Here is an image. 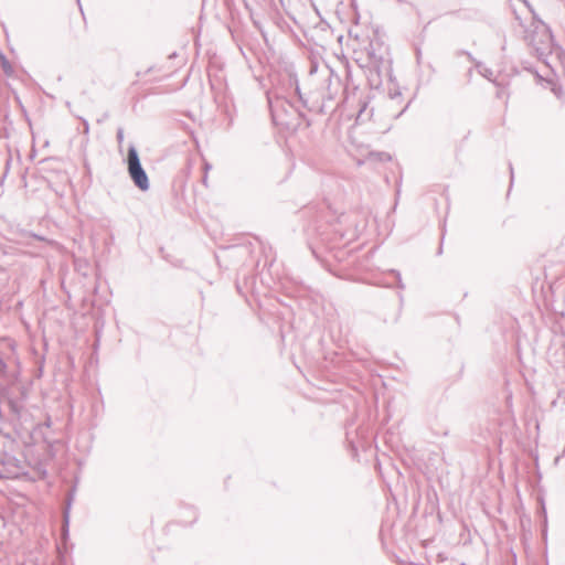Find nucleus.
I'll return each mask as SVG.
<instances>
[{
	"instance_id": "f257e3e1",
	"label": "nucleus",
	"mask_w": 565,
	"mask_h": 565,
	"mask_svg": "<svg viewBox=\"0 0 565 565\" xmlns=\"http://www.w3.org/2000/svg\"><path fill=\"white\" fill-rule=\"evenodd\" d=\"M128 172L135 184L140 190L145 191L149 188L148 177L140 164L138 153L135 148H129L128 150Z\"/></svg>"
},
{
	"instance_id": "f03ea898",
	"label": "nucleus",
	"mask_w": 565,
	"mask_h": 565,
	"mask_svg": "<svg viewBox=\"0 0 565 565\" xmlns=\"http://www.w3.org/2000/svg\"><path fill=\"white\" fill-rule=\"evenodd\" d=\"M151 71L150 67H143V68H140L136 72V75L137 76H140V75H145V74H148L149 72Z\"/></svg>"
}]
</instances>
